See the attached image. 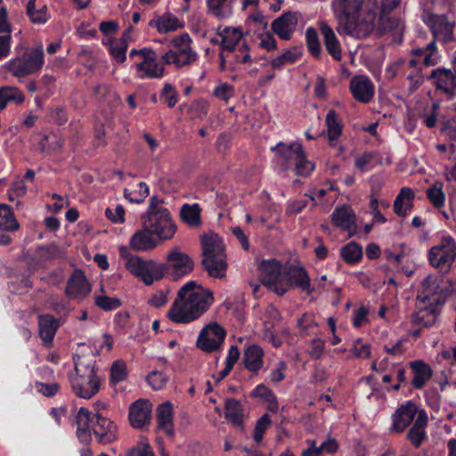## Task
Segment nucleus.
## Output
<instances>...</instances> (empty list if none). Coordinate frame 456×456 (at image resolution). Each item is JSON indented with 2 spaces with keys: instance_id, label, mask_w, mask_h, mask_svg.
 <instances>
[{
  "instance_id": "f257e3e1",
  "label": "nucleus",
  "mask_w": 456,
  "mask_h": 456,
  "mask_svg": "<svg viewBox=\"0 0 456 456\" xmlns=\"http://www.w3.org/2000/svg\"><path fill=\"white\" fill-rule=\"evenodd\" d=\"M398 2H334L337 30L354 37L368 36L375 25L382 32L402 30L401 20L392 12Z\"/></svg>"
},
{
  "instance_id": "f03ea898",
  "label": "nucleus",
  "mask_w": 456,
  "mask_h": 456,
  "mask_svg": "<svg viewBox=\"0 0 456 456\" xmlns=\"http://www.w3.org/2000/svg\"><path fill=\"white\" fill-rule=\"evenodd\" d=\"M213 303V293L191 281L179 289L167 316L175 323H189L206 313Z\"/></svg>"
},
{
  "instance_id": "7ed1b4c3",
  "label": "nucleus",
  "mask_w": 456,
  "mask_h": 456,
  "mask_svg": "<svg viewBox=\"0 0 456 456\" xmlns=\"http://www.w3.org/2000/svg\"><path fill=\"white\" fill-rule=\"evenodd\" d=\"M437 281V278L433 275H428L423 281L417 297L416 311L411 316L412 325L428 328L436 323L437 305L443 301Z\"/></svg>"
},
{
  "instance_id": "20e7f679",
  "label": "nucleus",
  "mask_w": 456,
  "mask_h": 456,
  "mask_svg": "<svg viewBox=\"0 0 456 456\" xmlns=\"http://www.w3.org/2000/svg\"><path fill=\"white\" fill-rule=\"evenodd\" d=\"M143 227L150 230L159 240H169L176 232V225L167 208L157 197L150 200L148 211L142 216Z\"/></svg>"
},
{
  "instance_id": "39448f33",
  "label": "nucleus",
  "mask_w": 456,
  "mask_h": 456,
  "mask_svg": "<svg viewBox=\"0 0 456 456\" xmlns=\"http://www.w3.org/2000/svg\"><path fill=\"white\" fill-rule=\"evenodd\" d=\"M70 384L77 396L89 399L99 392L102 381L94 363L77 359L75 362V374L70 376Z\"/></svg>"
},
{
  "instance_id": "423d86ee",
  "label": "nucleus",
  "mask_w": 456,
  "mask_h": 456,
  "mask_svg": "<svg viewBox=\"0 0 456 456\" xmlns=\"http://www.w3.org/2000/svg\"><path fill=\"white\" fill-rule=\"evenodd\" d=\"M202 264L209 275L222 278L227 268L224 246L222 239L215 233H208L201 239Z\"/></svg>"
},
{
  "instance_id": "0eeeda50",
  "label": "nucleus",
  "mask_w": 456,
  "mask_h": 456,
  "mask_svg": "<svg viewBox=\"0 0 456 456\" xmlns=\"http://www.w3.org/2000/svg\"><path fill=\"white\" fill-rule=\"evenodd\" d=\"M45 62L43 45L27 49L25 53L12 58L4 64V69L17 78H23L41 70Z\"/></svg>"
},
{
  "instance_id": "6e6552de",
  "label": "nucleus",
  "mask_w": 456,
  "mask_h": 456,
  "mask_svg": "<svg viewBox=\"0 0 456 456\" xmlns=\"http://www.w3.org/2000/svg\"><path fill=\"white\" fill-rule=\"evenodd\" d=\"M191 38L187 33L181 34L169 42L170 49L161 56L164 64L182 68L194 62L197 53L191 46Z\"/></svg>"
},
{
  "instance_id": "1a4fd4ad",
  "label": "nucleus",
  "mask_w": 456,
  "mask_h": 456,
  "mask_svg": "<svg viewBox=\"0 0 456 456\" xmlns=\"http://www.w3.org/2000/svg\"><path fill=\"white\" fill-rule=\"evenodd\" d=\"M456 258V242L451 236H444L428 252L430 265L442 273L451 269Z\"/></svg>"
},
{
  "instance_id": "9d476101",
  "label": "nucleus",
  "mask_w": 456,
  "mask_h": 456,
  "mask_svg": "<svg viewBox=\"0 0 456 456\" xmlns=\"http://www.w3.org/2000/svg\"><path fill=\"white\" fill-rule=\"evenodd\" d=\"M126 267L133 275L142 279L146 285L162 279L163 267L153 260H144L138 256H130L126 258Z\"/></svg>"
},
{
  "instance_id": "9b49d317",
  "label": "nucleus",
  "mask_w": 456,
  "mask_h": 456,
  "mask_svg": "<svg viewBox=\"0 0 456 456\" xmlns=\"http://www.w3.org/2000/svg\"><path fill=\"white\" fill-rule=\"evenodd\" d=\"M284 269L285 266L274 259L264 260L260 265L263 284L277 295L286 293L288 282L284 280Z\"/></svg>"
},
{
  "instance_id": "f8f14e48",
  "label": "nucleus",
  "mask_w": 456,
  "mask_h": 456,
  "mask_svg": "<svg viewBox=\"0 0 456 456\" xmlns=\"http://www.w3.org/2000/svg\"><path fill=\"white\" fill-rule=\"evenodd\" d=\"M159 265L163 267L162 278L167 274L175 279L191 272L194 264L186 253L175 247L167 255V263L159 264Z\"/></svg>"
},
{
  "instance_id": "ddd939ff",
  "label": "nucleus",
  "mask_w": 456,
  "mask_h": 456,
  "mask_svg": "<svg viewBox=\"0 0 456 456\" xmlns=\"http://www.w3.org/2000/svg\"><path fill=\"white\" fill-rule=\"evenodd\" d=\"M142 60L134 64L137 77L144 78H161L165 74V68L157 62L156 53L150 48H142Z\"/></svg>"
},
{
  "instance_id": "4468645a",
  "label": "nucleus",
  "mask_w": 456,
  "mask_h": 456,
  "mask_svg": "<svg viewBox=\"0 0 456 456\" xmlns=\"http://www.w3.org/2000/svg\"><path fill=\"white\" fill-rule=\"evenodd\" d=\"M422 20L431 28L435 38L444 41L452 39L455 23L445 15L435 14L425 10L422 14Z\"/></svg>"
},
{
  "instance_id": "2eb2a0df",
  "label": "nucleus",
  "mask_w": 456,
  "mask_h": 456,
  "mask_svg": "<svg viewBox=\"0 0 456 456\" xmlns=\"http://www.w3.org/2000/svg\"><path fill=\"white\" fill-rule=\"evenodd\" d=\"M225 335V330L217 322L209 323L201 330L197 346L205 352L215 351L220 347Z\"/></svg>"
},
{
  "instance_id": "dca6fc26",
  "label": "nucleus",
  "mask_w": 456,
  "mask_h": 456,
  "mask_svg": "<svg viewBox=\"0 0 456 456\" xmlns=\"http://www.w3.org/2000/svg\"><path fill=\"white\" fill-rule=\"evenodd\" d=\"M91 292V285L85 273L76 269L69 278L65 293L69 299L81 300Z\"/></svg>"
},
{
  "instance_id": "f3484780",
  "label": "nucleus",
  "mask_w": 456,
  "mask_h": 456,
  "mask_svg": "<svg viewBox=\"0 0 456 456\" xmlns=\"http://www.w3.org/2000/svg\"><path fill=\"white\" fill-rule=\"evenodd\" d=\"M152 403L147 399H139L129 409V420L133 428H144L151 420Z\"/></svg>"
},
{
  "instance_id": "a211bd4d",
  "label": "nucleus",
  "mask_w": 456,
  "mask_h": 456,
  "mask_svg": "<svg viewBox=\"0 0 456 456\" xmlns=\"http://www.w3.org/2000/svg\"><path fill=\"white\" fill-rule=\"evenodd\" d=\"M419 411L417 405L412 402H407L405 404L401 405L392 415L391 430L402 433L415 420L414 418H417Z\"/></svg>"
},
{
  "instance_id": "6ab92c4d",
  "label": "nucleus",
  "mask_w": 456,
  "mask_h": 456,
  "mask_svg": "<svg viewBox=\"0 0 456 456\" xmlns=\"http://www.w3.org/2000/svg\"><path fill=\"white\" fill-rule=\"evenodd\" d=\"M350 91L355 100L367 103L374 95V85L366 76H355L350 81Z\"/></svg>"
},
{
  "instance_id": "aec40b11",
  "label": "nucleus",
  "mask_w": 456,
  "mask_h": 456,
  "mask_svg": "<svg viewBox=\"0 0 456 456\" xmlns=\"http://www.w3.org/2000/svg\"><path fill=\"white\" fill-rule=\"evenodd\" d=\"M284 280L288 282L286 292L291 286H296L304 291L310 292V279L302 267L285 266Z\"/></svg>"
},
{
  "instance_id": "412c9836",
  "label": "nucleus",
  "mask_w": 456,
  "mask_h": 456,
  "mask_svg": "<svg viewBox=\"0 0 456 456\" xmlns=\"http://www.w3.org/2000/svg\"><path fill=\"white\" fill-rule=\"evenodd\" d=\"M297 18L296 14L287 12L272 23L273 31L283 40H289L296 30Z\"/></svg>"
},
{
  "instance_id": "4be33fe9",
  "label": "nucleus",
  "mask_w": 456,
  "mask_h": 456,
  "mask_svg": "<svg viewBox=\"0 0 456 456\" xmlns=\"http://www.w3.org/2000/svg\"><path fill=\"white\" fill-rule=\"evenodd\" d=\"M275 150L277 151L276 160L284 169L289 168L291 165L295 166L296 160L303 151L301 144L297 142L289 145L279 143Z\"/></svg>"
},
{
  "instance_id": "5701e85b",
  "label": "nucleus",
  "mask_w": 456,
  "mask_h": 456,
  "mask_svg": "<svg viewBox=\"0 0 456 456\" xmlns=\"http://www.w3.org/2000/svg\"><path fill=\"white\" fill-rule=\"evenodd\" d=\"M92 430L99 442L109 444L116 439V426L109 419L96 414Z\"/></svg>"
},
{
  "instance_id": "b1692460",
  "label": "nucleus",
  "mask_w": 456,
  "mask_h": 456,
  "mask_svg": "<svg viewBox=\"0 0 456 456\" xmlns=\"http://www.w3.org/2000/svg\"><path fill=\"white\" fill-rule=\"evenodd\" d=\"M428 414L425 411L420 410L412 427L409 429L407 439L415 447L419 448L422 442L428 438L426 427L428 425Z\"/></svg>"
},
{
  "instance_id": "393cba45",
  "label": "nucleus",
  "mask_w": 456,
  "mask_h": 456,
  "mask_svg": "<svg viewBox=\"0 0 456 456\" xmlns=\"http://www.w3.org/2000/svg\"><path fill=\"white\" fill-rule=\"evenodd\" d=\"M154 236L150 230L142 226L132 235L129 245L135 251L152 250L158 246V239Z\"/></svg>"
},
{
  "instance_id": "a878e982",
  "label": "nucleus",
  "mask_w": 456,
  "mask_h": 456,
  "mask_svg": "<svg viewBox=\"0 0 456 456\" xmlns=\"http://www.w3.org/2000/svg\"><path fill=\"white\" fill-rule=\"evenodd\" d=\"M331 221L337 227L352 233L355 230V216L353 210L346 206L336 208L331 215Z\"/></svg>"
},
{
  "instance_id": "bb28decb",
  "label": "nucleus",
  "mask_w": 456,
  "mask_h": 456,
  "mask_svg": "<svg viewBox=\"0 0 456 456\" xmlns=\"http://www.w3.org/2000/svg\"><path fill=\"white\" fill-rule=\"evenodd\" d=\"M320 30L323 36L324 45L327 52L336 61H340L342 57L341 46L333 29L326 23L320 24Z\"/></svg>"
},
{
  "instance_id": "cd10ccee",
  "label": "nucleus",
  "mask_w": 456,
  "mask_h": 456,
  "mask_svg": "<svg viewBox=\"0 0 456 456\" xmlns=\"http://www.w3.org/2000/svg\"><path fill=\"white\" fill-rule=\"evenodd\" d=\"M264 351L256 346L251 345L244 352L243 361L248 370L257 373L264 365Z\"/></svg>"
},
{
  "instance_id": "c85d7f7f",
  "label": "nucleus",
  "mask_w": 456,
  "mask_h": 456,
  "mask_svg": "<svg viewBox=\"0 0 456 456\" xmlns=\"http://www.w3.org/2000/svg\"><path fill=\"white\" fill-rule=\"evenodd\" d=\"M430 79L440 90L446 94H452L455 88V77L451 70L445 69H436L431 73Z\"/></svg>"
},
{
  "instance_id": "c756f323",
  "label": "nucleus",
  "mask_w": 456,
  "mask_h": 456,
  "mask_svg": "<svg viewBox=\"0 0 456 456\" xmlns=\"http://www.w3.org/2000/svg\"><path fill=\"white\" fill-rule=\"evenodd\" d=\"M158 428L167 435H173V406L171 403L165 402L159 404L156 411Z\"/></svg>"
},
{
  "instance_id": "7c9ffc66",
  "label": "nucleus",
  "mask_w": 456,
  "mask_h": 456,
  "mask_svg": "<svg viewBox=\"0 0 456 456\" xmlns=\"http://www.w3.org/2000/svg\"><path fill=\"white\" fill-rule=\"evenodd\" d=\"M221 47L224 51L232 52L235 46L243 39V33L240 28L226 27L219 28Z\"/></svg>"
},
{
  "instance_id": "2f4dec72",
  "label": "nucleus",
  "mask_w": 456,
  "mask_h": 456,
  "mask_svg": "<svg viewBox=\"0 0 456 456\" xmlns=\"http://www.w3.org/2000/svg\"><path fill=\"white\" fill-rule=\"evenodd\" d=\"M95 415H91L90 411L81 407L77 414V435L81 441H87L90 436V430L94 422Z\"/></svg>"
},
{
  "instance_id": "473e14b6",
  "label": "nucleus",
  "mask_w": 456,
  "mask_h": 456,
  "mask_svg": "<svg viewBox=\"0 0 456 456\" xmlns=\"http://www.w3.org/2000/svg\"><path fill=\"white\" fill-rule=\"evenodd\" d=\"M414 192L409 187H403L394 202V210L399 216H406L412 208Z\"/></svg>"
},
{
  "instance_id": "72a5a7b5",
  "label": "nucleus",
  "mask_w": 456,
  "mask_h": 456,
  "mask_svg": "<svg viewBox=\"0 0 456 456\" xmlns=\"http://www.w3.org/2000/svg\"><path fill=\"white\" fill-rule=\"evenodd\" d=\"M411 368L413 371L411 385L415 388L420 389L432 377V370L428 364L422 361H415L411 362Z\"/></svg>"
},
{
  "instance_id": "f704fd0d",
  "label": "nucleus",
  "mask_w": 456,
  "mask_h": 456,
  "mask_svg": "<svg viewBox=\"0 0 456 456\" xmlns=\"http://www.w3.org/2000/svg\"><path fill=\"white\" fill-rule=\"evenodd\" d=\"M150 26L156 28L159 33L167 34L183 27V22L171 13H165L150 22Z\"/></svg>"
},
{
  "instance_id": "c9c22d12",
  "label": "nucleus",
  "mask_w": 456,
  "mask_h": 456,
  "mask_svg": "<svg viewBox=\"0 0 456 456\" xmlns=\"http://www.w3.org/2000/svg\"><path fill=\"white\" fill-rule=\"evenodd\" d=\"M309 447L303 450L301 456H323L324 453H333L338 449L337 442L334 439H329L317 444L315 441L307 440Z\"/></svg>"
},
{
  "instance_id": "e433bc0d",
  "label": "nucleus",
  "mask_w": 456,
  "mask_h": 456,
  "mask_svg": "<svg viewBox=\"0 0 456 456\" xmlns=\"http://www.w3.org/2000/svg\"><path fill=\"white\" fill-rule=\"evenodd\" d=\"M266 313L273 322H265L263 338L271 343L274 347H279L281 345V340L275 336L274 322L280 319V313L273 306H269Z\"/></svg>"
},
{
  "instance_id": "4c0bfd02",
  "label": "nucleus",
  "mask_w": 456,
  "mask_h": 456,
  "mask_svg": "<svg viewBox=\"0 0 456 456\" xmlns=\"http://www.w3.org/2000/svg\"><path fill=\"white\" fill-rule=\"evenodd\" d=\"M326 126L330 144L335 146L342 133V124L335 110H330L328 111Z\"/></svg>"
},
{
  "instance_id": "58836bf2",
  "label": "nucleus",
  "mask_w": 456,
  "mask_h": 456,
  "mask_svg": "<svg viewBox=\"0 0 456 456\" xmlns=\"http://www.w3.org/2000/svg\"><path fill=\"white\" fill-rule=\"evenodd\" d=\"M39 335L45 344L53 341L58 328L56 320L50 315H42L38 320Z\"/></svg>"
},
{
  "instance_id": "ea45409f",
  "label": "nucleus",
  "mask_w": 456,
  "mask_h": 456,
  "mask_svg": "<svg viewBox=\"0 0 456 456\" xmlns=\"http://www.w3.org/2000/svg\"><path fill=\"white\" fill-rule=\"evenodd\" d=\"M180 216L183 223L190 227L200 224V208L198 204H183L180 208Z\"/></svg>"
},
{
  "instance_id": "a19ab883",
  "label": "nucleus",
  "mask_w": 456,
  "mask_h": 456,
  "mask_svg": "<svg viewBox=\"0 0 456 456\" xmlns=\"http://www.w3.org/2000/svg\"><path fill=\"white\" fill-rule=\"evenodd\" d=\"M24 102V94L15 86H4L0 88V111L8 103L20 104Z\"/></svg>"
},
{
  "instance_id": "79ce46f5",
  "label": "nucleus",
  "mask_w": 456,
  "mask_h": 456,
  "mask_svg": "<svg viewBox=\"0 0 456 456\" xmlns=\"http://www.w3.org/2000/svg\"><path fill=\"white\" fill-rule=\"evenodd\" d=\"M252 397L261 398L267 403V409L271 411H277L279 409L277 398L273 392L264 384L257 385L250 393Z\"/></svg>"
},
{
  "instance_id": "37998d69",
  "label": "nucleus",
  "mask_w": 456,
  "mask_h": 456,
  "mask_svg": "<svg viewBox=\"0 0 456 456\" xmlns=\"http://www.w3.org/2000/svg\"><path fill=\"white\" fill-rule=\"evenodd\" d=\"M27 12L33 23H45L49 19L47 6L44 2H28Z\"/></svg>"
},
{
  "instance_id": "c03bdc74",
  "label": "nucleus",
  "mask_w": 456,
  "mask_h": 456,
  "mask_svg": "<svg viewBox=\"0 0 456 456\" xmlns=\"http://www.w3.org/2000/svg\"><path fill=\"white\" fill-rule=\"evenodd\" d=\"M425 66H435L438 63V54L435 41L430 42L425 48H417L412 51Z\"/></svg>"
},
{
  "instance_id": "a18cd8bd",
  "label": "nucleus",
  "mask_w": 456,
  "mask_h": 456,
  "mask_svg": "<svg viewBox=\"0 0 456 456\" xmlns=\"http://www.w3.org/2000/svg\"><path fill=\"white\" fill-rule=\"evenodd\" d=\"M243 417V410L240 403L234 399L229 398L225 403V418L235 425L241 426Z\"/></svg>"
},
{
  "instance_id": "49530a36",
  "label": "nucleus",
  "mask_w": 456,
  "mask_h": 456,
  "mask_svg": "<svg viewBox=\"0 0 456 456\" xmlns=\"http://www.w3.org/2000/svg\"><path fill=\"white\" fill-rule=\"evenodd\" d=\"M19 228L18 222L11 208L4 204L0 205V230L15 231Z\"/></svg>"
},
{
  "instance_id": "de8ad7c7",
  "label": "nucleus",
  "mask_w": 456,
  "mask_h": 456,
  "mask_svg": "<svg viewBox=\"0 0 456 456\" xmlns=\"http://www.w3.org/2000/svg\"><path fill=\"white\" fill-rule=\"evenodd\" d=\"M301 51L297 48H293L290 50H288L284 53L281 54L280 56L273 59L271 61V66L274 69H279L285 64L289 63H294L296 61H297L301 56Z\"/></svg>"
},
{
  "instance_id": "09e8293b",
  "label": "nucleus",
  "mask_w": 456,
  "mask_h": 456,
  "mask_svg": "<svg viewBox=\"0 0 456 456\" xmlns=\"http://www.w3.org/2000/svg\"><path fill=\"white\" fill-rule=\"evenodd\" d=\"M427 197L430 203L436 208H441L445 201V194L443 191V184L436 182L427 190Z\"/></svg>"
},
{
  "instance_id": "8fccbe9b",
  "label": "nucleus",
  "mask_w": 456,
  "mask_h": 456,
  "mask_svg": "<svg viewBox=\"0 0 456 456\" xmlns=\"http://www.w3.org/2000/svg\"><path fill=\"white\" fill-rule=\"evenodd\" d=\"M150 189L148 185L140 182L137 184V189L129 191L128 189L124 190V196L132 203H142L149 195Z\"/></svg>"
},
{
  "instance_id": "3c124183",
  "label": "nucleus",
  "mask_w": 456,
  "mask_h": 456,
  "mask_svg": "<svg viewBox=\"0 0 456 456\" xmlns=\"http://www.w3.org/2000/svg\"><path fill=\"white\" fill-rule=\"evenodd\" d=\"M342 257L348 264L357 263L362 256V248L355 242H350L341 250Z\"/></svg>"
},
{
  "instance_id": "603ef678",
  "label": "nucleus",
  "mask_w": 456,
  "mask_h": 456,
  "mask_svg": "<svg viewBox=\"0 0 456 456\" xmlns=\"http://www.w3.org/2000/svg\"><path fill=\"white\" fill-rule=\"evenodd\" d=\"M208 12L218 19H225L232 14L228 2H208Z\"/></svg>"
},
{
  "instance_id": "864d4df0",
  "label": "nucleus",
  "mask_w": 456,
  "mask_h": 456,
  "mask_svg": "<svg viewBox=\"0 0 456 456\" xmlns=\"http://www.w3.org/2000/svg\"><path fill=\"white\" fill-rule=\"evenodd\" d=\"M305 37L310 53L314 56L319 57L321 55L322 49L316 30L313 28H308L305 31Z\"/></svg>"
},
{
  "instance_id": "5fc2aeb1",
  "label": "nucleus",
  "mask_w": 456,
  "mask_h": 456,
  "mask_svg": "<svg viewBox=\"0 0 456 456\" xmlns=\"http://www.w3.org/2000/svg\"><path fill=\"white\" fill-rule=\"evenodd\" d=\"M95 305L104 311H110L120 306L121 302L118 297H110L106 295H95Z\"/></svg>"
},
{
  "instance_id": "6e6d98bb",
  "label": "nucleus",
  "mask_w": 456,
  "mask_h": 456,
  "mask_svg": "<svg viewBox=\"0 0 456 456\" xmlns=\"http://www.w3.org/2000/svg\"><path fill=\"white\" fill-rule=\"evenodd\" d=\"M127 45L124 42H118L117 40H111L110 42V53L117 62L121 63L126 60V53Z\"/></svg>"
},
{
  "instance_id": "4d7b16f0",
  "label": "nucleus",
  "mask_w": 456,
  "mask_h": 456,
  "mask_svg": "<svg viewBox=\"0 0 456 456\" xmlns=\"http://www.w3.org/2000/svg\"><path fill=\"white\" fill-rule=\"evenodd\" d=\"M314 168V164L306 159L304 151H302L295 162V170L297 175L306 176L311 174Z\"/></svg>"
},
{
  "instance_id": "13d9d810",
  "label": "nucleus",
  "mask_w": 456,
  "mask_h": 456,
  "mask_svg": "<svg viewBox=\"0 0 456 456\" xmlns=\"http://www.w3.org/2000/svg\"><path fill=\"white\" fill-rule=\"evenodd\" d=\"M147 382L153 389L159 390L166 387L167 377L161 371L154 370L148 375Z\"/></svg>"
},
{
  "instance_id": "bf43d9fd",
  "label": "nucleus",
  "mask_w": 456,
  "mask_h": 456,
  "mask_svg": "<svg viewBox=\"0 0 456 456\" xmlns=\"http://www.w3.org/2000/svg\"><path fill=\"white\" fill-rule=\"evenodd\" d=\"M126 377V367L124 362H115L110 369V379L112 383H118Z\"/></svg>"
},
{
  "instance_id": "052dcab7",
  "label": "nucleus",
  "mask_w": 456,
  "mask_h": 456,
  "mask_svg": "<svg viewBox=\"0 0 456 456\" xmlns=\"http://www.w3.org/2000/svg\"><path fill=\"white\" fill-rule=\"evenodd\" d=\"M160 99L167 104L169 108H173L177 102V92L170 84H165L160 92Z\"/></svg>"
},
{
  "instance_id": "680f3d73",
  "label": "nucleus",
  "mask_w": 456,
  "mask_h": 456,
  "mask_svg": "<svg viewBox=\"0 0 456 456\" xmlns=\"http://www.w3.org/2000/svg\"><path fill=\"white\" fill-rule=\"evenodd\" d=\"M127 456H154V453L148 442L142 439L127 452Z\"/></svg>"
},
{
  "instance_id": "e2e57ef3",
  "label": "nucleus",
  "mask_w": 456,
  "mask_h": 456,
  "mask_svg": "<svg viewBox=\"0 0 456 456\" xmlns=\"http://www.w3.org/2000/svg\"><path fill=\"white\" fill-rule=\"evenodd\" d=\"M271 419L268 414L263 415L256 422L254 429V440L259 443L264 436L265 431L270 426Z\"/></svg>"
},
{
  "instance_id": "0e129e2a",
  "label": "nucleus",
  "mask_w": 456,
  "mask_h": 456,
  "mask_svg": "<svg viewBox=\"0 0 456 456\" xmlns=\"http://www.w3.org/2000/svg\"><path fill=\"white\" fill-rule=\"evenodd\" d=\"M213 94L225 102L234 94L233 87L226 83L219 84L214 90Z\"/></svg>"
},
{
  "instance_id": "69168bd1",
  "label": "nucleus",
  "mask_w": 456,
  "mask_h": 456,
  "mask_svg": "<svg viewBox=\"0 0 456 456\" xmlns=\"http://www.w3.org/2000/svg\"><path fill=\"white\" fill-rule=\"evenodd\" d=\"M286 370H287V364L284 362L280 361L277 363V366L273 370H272L269 374L268 379H269L270 382L279 383V382L282 381L285 379Z\"/></svg>"
},
{
  "instance_id": "338daca9",
  "label": "nucleus",
  "mask_w": 456,
  "mask_h": 456,
  "mask_svg": "<svg viewBox=\"0 0 456 456\" xmlns=\"http://www.w3.org/2000/svg\"><path fill=\"white\" fill-rule=\"evenodd\" d=\"M105 216L113 223L121 224L125 221V210L121 205H116L114 210L106 208Z\"/></svg>"
},
{
  "instance_id": "774afa93",
  "label": "nucleus",
  "mask_w": 456,
  "mask_h": 456,
  "mask_svg": "<svg viewBox=\"0 0 456 456\" xmlns=\"http://www.w3.org/2000/svg\"><path fill=\"white\" fill-rule=\"evenodd\" d=\"M324 346V340L321 338H314L311 341L307 352L313 359H319L323 354Z\"/></svg>"
}]
</instances>
